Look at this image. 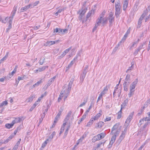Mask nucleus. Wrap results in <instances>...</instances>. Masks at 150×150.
<instances>
[{"instance_id":"nucleus-1","label":"nucleus","mask_w":150,"mask_h":150,"mask_svg":"<svg viewBox=\"0 0 150 150\" xmlns=\"http://www.w3.org/2000/svg\"><path fill=\"white\" fill-rule=\"evenodd\" d=\"M115 15L116 16V17L117 18L121 13V6L119 0H117L116 1V2L115 3Z\"/></svg>"},{"instance_id":"nucleus-2","label":"nucleus","mask_w":150,"mask_h":150,"mask_svg":"<svg viewBox=\"0 0 150 150\" xmlns=\"http://www.w3.org/2000/svg\"><path fill=\"white\" fill-rule=\"evenodd\" d=\"M33 4H30L28 5H27L21 8L20 9H19L18 11V13H21L27 11L28 9L30 8H33Z\"/></svg>"},{"instance_id":"nucleus-3","label":"nucleus","mask_w":150,"mask_h":150,"mask_svg":"<svg viewBox=\"0 0 150 150\" xmlns=\"http://www.w3.org/2000/svg\"><path fill=\"white\" fill-rule=\"evenodd\" d=\"M134 112H132L131 113L125 122V126H126L127 127L130 123L132 118V117L134 115Z\"/></svg>"},{"instance_id":"nucleus-4","label":"nucleus","mask_w":150,"mask_h":150,"mask_svg":"<svg viewBox=\"0 0 150 150\" xmlns=\"http://www.w3.org/2000/svg\"><path fill=\"white\" fill-rule=\"evenodd\" d=\"M126 131V129L124 130V131L122 132L121 135L120 137L118 139L117 141V143L118 145L121 142L122 140L124 139L125 136V132Z\"/></svg>"},{"instance_id":"nucleus-5","label":"nucleus","mask_w":150,"mask_h":150,"mask_svg":"<svg viewBox=\"0 0 150 150\" xmlns=\"http://www.w3.org/2000/svg\"><path fill=\"white\" fill-rule=\"evenodd\" d=\"M113 16V13L112 12H110L109 13V16L108 17L110 25H112V21H114V18Z\"/></svg>"},{"instance_id":"nucleus-6","label":"nucleus","mask_w":150,"mask_h":150,"mask_svg":"<svg viewBox=\"0 0 150 150\" xmlns=\"http://www.w3.org/2000/svg\"><path fill=\"white\" fill-rule=\"evenodd\" d=\"M24 119V117H19L15 118V120H13L12 122L14 125L15 123L20 122L21 121H23Z\"/></svg>"},{"instance_id":"nucleus-7","label":"nucleus","mask_w":150,"mask_h":150,"mask_svg":"<svg viewBox=\"0 0 150 150\" xmlns=\"http://www.w3.org/2000/svg\"><path fill=\"white\" fill-rule=\"evenodd\" d=\"M138 79H137L134 82L132 83L130 85V90H133V89L135 88V87L137 85V84L138 82Z\"/></svg>"},{"instance_id":"nucleus-8","label":"nucleus","mask_w":150,"mask_h":150,"mask_svg":"<svg viewBox=\"0 0 150 150\" xmlns=\"http://www.w3.org/2000/svg\"><path fill=\"white\" fill-rule=\"evenodd\" d=\"M147 131V130L146 129H144L141 127L138 133L139 134H141L142 135H144L145 136L146 134Z\"/></svg>"},{"instance_id":"nucleus-9","label":"nucleus","mask_w":150,"mask_h":150,"mask_svg":"<svg viewBox=\"0 0 150 150\" xmlns=\"http://www.w3.org/2000/svg\"><path fill=\"white\" fill-rule=\"evenodd\" d=\"M56 76H55L52 78L50 79L48 81L47 83L46 84L47 86L45 89H47V88L52 83V82L54 81V79L56 78Z\"/></svg>"},{"instance_id":"nucleus-10","label":"nucleus","mask_w":150,"mask_h":150,"mask_svg":"<svg viewBox=\"0 0 150 150\" xmlns=\"http://www.w3.org/2000/svg\"><path fill=\"white\" fill-rule=\"evenodd\" d=\"M128 0H124L123 4V9L124 11H125L127 7Z\"/></svg>"},{"instance_id":"nucleus-11","label":"nucleus","mask_w":150,"mask_h":150,"mask_svg":"<svg viewBox=\"0 0 150 150\" xmlns=\"http://www.w3.org/2000/svg\"><path fill=\"white\" fill-rule=\"evenodd\" d=\"M71 47H70L68 49H66L64 50L62 54L61 55L59 56L60 58H62L71 49Z\"/></svg>"},{"instance_id":"nucleus-12","label":"nucleus","mask_w":150,"mask_h":150,"mask_svg":"<svg viewBox=\"0 0 150 150\" xmlns=\"http://www.w3.org/2000/svg\"><path fill=\"white\" fill-rule=\"evenodd\" d=\"M131 66L129 67L126 71V73H128L131 71L133 69L134 67V62H132L131 63Z\"/></svg>"},{"instance_id":"nucleus-13","label":"nucleus","mask_w":150,"mask_h":150,"mask_svg":"<svg viewBox=\"0 0 150 150\" xmlns=\"http://www.w3.org/2000/svg\"><path fill=\"white\" fill-rule=\"evenodd\" d=\"M120 125L119 123H117L112 128L111 133H113V132L115 130H117V129H119L118 128L120 126Z\"/></svg>"},{"instance_id":"nucleus-14","label":"nucleus","mask_w":150,"mask_h":150,"mask_svg":"<svg viewBox=\"0 0 150 150\" xmlns=\"http://www.w3.org/2000/svg\"><path fill=\"white\" fill-rule=\"evenodd\" d=\"M128 100L127 99H126L122 103L121 105V109L122 110V109L124 108L125 106H126L127 104L128 103Z\"/></svg>"},{"instance_id":"nucleus-15","label":"nucleus","mask_w":150,"mask_h":150,"mask_svg":"<svg viewBox=\"0 0 150 150\" xmlns=\"http://www.w3.org/2000/svg\"><path fill=\"white\" fill-rule=\"evenodd\" d=\"M86 73L85 72H83L82 74H81L80 78V82L82 83L84 80V79L85 77Z\"/></svg>"},{"instance_id":"nucleus-16","label":"nucleus","mask_w":150,"mask_h":150,"mask_svg":"<svg viewBox=\"0 0 150 150\" xmlns=\"http://www.w3.org/2000/svg\"><path fill=\"white\" fill-rule=\"evenodd\" d=\"M78 57L77 55H76L75 57H74L73 60L68 65V68H70L72 66L74 63L75 60L77 59Z\"/></svg>"},{"instance_id":"nucleus-17","label":"nucleus","mask_w":150,"mask_h":150,"mask_svg":"<svg viewBox=\"0 0 150 150\" xmlns=\"http://www.w3.org/2000/svg\"><path fill=\"white\" fill-rule=\"evenodd\" d=\"M100 22L96 20L95 25L93 28V32H94L96 30L98 26H100Z\"/></svg>"},{"instance_id":"nucleus-18","label":"nucleus","mask_w":150,"mask_h":150,"mask_svg":"<svg viewBox=\"0 0 150 150\" xmlns=\"http://www.w3.org/2000/svg\"><path fill=\"white\" fill-rule=\"evenodd\" d=\"M105 12L104 11L101 14H100L99 18H98L97 21H99L100 22H101V21L102 20V18H103V17H104V15L105 14Z\"/></svg>"},{"instance_id":"nucleus-19","label":"nucleus","mask_w":150,"mask_h":150,"mask_svg":"<svg viewBox=\"0 0 150 150\" xmlns=\"http://www.w3.org/2000/svg\"><path fill=\"white\" fill-rule=\"evenodd\" d=\"M104 123L102 122H99L97 123L96 124V128H101L104 125Z\"/></svg>"},{"instance_id":"nucleus-20","label":"nucleus","mask_w":150,"mask_h":150,"mask_svg":"<svg viewBox=\"0 0 150 150\" xmlns=\"http://www.w3.org/2000/svg\"><path fill=\"white\" fill-rule=\"evenodd\" d=\"M42 79H41L40 80L38 81L37 83L34 84L33 86V87H35L36 86H38L40 84L42 83L43 82Z\"/></svg>"},{"instance_id":"nucleus-21","label":"nucleus","mask_w":150,"mask_h":150,"mask_svg":"<svg viewBox=\"0 0 150 150\" xmlns=\"http://www.w3.org/2000/svg\"><path fill=\"white\" fill-rule=\"evenodd\" d=\"M109 87L110 86L109 85H108V86H106L103 89V91L101 92V93H100V95H101L102 96H103V95L105 94L106 93L107 91L108 90V88H107V87Z\"/></svg>"},{"instance_id":"nucleus-22","label":"nucleus","mask_w":150,"mask_h":150,"mask_svg":"<svg viewBox=\"0 0 150 150\" xmlns=\"http://www.w3.org/2000/svg\"><path fill=\"white\" fill-rule=\"evenodd\" d=\"M139 4V0H137L135 3V4L134 6V10L135 11H137L138 10L137 7Z\"/></svg>"},{"instance_id":"nucleus-23","label":"nucleus","mask_w":150,"mask_h":150,"mask_svg":"<svg viewBox=\"0 0 150 150\" xmlns=\"http://www.w3.org/2000/svg\"><path fill=\"white\" fill-rule=\"evenodd\" d=\"M101 114L99 113L97 114L95 116L92 117L91 118L93 120H98Z\"/></svg>"},{"instance_id":"nucleus-24","label":"nucleus","mask_w":150,"mask_h":150,"mask_svg":"<svg viewBox=\"0 0 150 150\" xmlns=\"http://www.w3.org/2000/svg\"><path fill=\"white\" fill-rule=\"evenodd\" d=\"M14 124L12 122L11 123V124L9 123H7L5 125V127L7 129H9L10 128H12Z\"/></svg>"},{"instance_id":"nucleus-25","label":"nucleus","mask_w":150,"mask_h":150,"mask_svg":"<svg viewBox=\"0 0 150 150\" xmlns=\"http://www.w3.org/2000/svg\"><path fill=\"white\" fill-rule=\"evenodd\" d=\"M129 84L127 83H123V88L124 90L125 91H128V88Z\"/></svg>"},{"instance_id":"nucleus-26","label":"nucleus","mask_w":150,"mask_h":150,"mask_svg":"<svg viewBox=\"0 0 150 150\" xmlns=\"http://www.w3.org/2000/svg\"><path fill=\"white\" fill-rule=\"evenodd\" d=\"M62 29L57 28L54 29V33H61L62 32Z\"/></svg>"},{"instance_id":"nucleus-27","label":"nucleus","mask_w":150,"mask_h":150,"mask_svg":"<svg viewBox=\"0 0 150 150\" xmlns=\"http://www.w3.org/2000/svg\"><path fill=\"white\" fill-rule=\"evenodd\" d=\"M45 58L44 57H41L40 60L39 61V64L40 65H42L45 62Z\"/></svg>"},{"instance_id":"nucleus-28","label":"nucleus","mask_w":150,"mask_h":150,"mask_svg":"<svg viewBox=\"0 0 150 150\" xmlns=\"http://www.w3.org/2000/svg\"><path fill=\"white\" fill-rule=\"evenodd\" d=\"M120 127L119 128V129H117V130H116V131L115 132H113V133H112V134H114V135H115L116 136V135H118L119 134L120 131Z\"/></svg>"},{"instance_id":"nucleus-29","label":"nucleus","mask_w":150,"mask_h":150,"mask_svg":"<svg viewBox=\"0 0 150 150\" xmlns=\"http://www.w3.org/2000/svg\"><path fill=\"white\" fill-rule=\"evenodd\" d=\"M93 122V120L91 118L90 119V121L87 123L86 126L87 127H90V126L92 124Z\"/></svg>"},{"instance_id":"nucleus-30","label":"nucleus","mask_w":150,"mask_h":150,"mask_svg":"<svg viewBox=\"0 0 150 150\" xmlns=\"http://www.w3.org/2000/svg\"><path fill=\"white\" fill-rule=\"evenodd\" d=\"M150 120V119L149 118V117H144L143 119H141L139 120V123L141 122L142 121L144 122L145 121H149Z\"/></svg>"},{"instance_id":"nucleus-31","label":"nucleus","mask_w":150,"mask_h":150,"mask_svg":"<svg viewBox=\"0 0 150 150\" xmlns=\"http://www.w3.org/2000/svg\"><path fill=\"white\" fill-rule=\"evenodd\" d=\"M71 113L72 112L71 111H70L69 112L66 117L65 118V120H69L70 117L71 115Z\"/></svg>"},{"instance_id":"nucleus-32","label":"nucleus","mask_w":150,"mask_h":150,"mask_svg":"<svg viewBox=\"0 0 150 150\" xmlns=\"http://www.w3.org/2000/svg\"><path fill=\"white\" fill-rule=\"evenodd\" d=\"M55 41H47L46 42V45L47 46L48 45H53L55 44Z\"/></svg>"},{"instance_id":"nucleus-33","label":"nucleus","mask_w":150,"mask_h":150,"mask_svg":"<svg viewBox=\"0 0 150 150\" xmlns=\"http://www.w3.org/2000/svg\"><path fill=\"white\" fill-rule=\"evenodd\" d=\"M106 141H104L103 142H100L97 144V146L96 148H98L100 147V146L103 144V146H104V144L105 142Z\"/></svg>"},{"instance_id":"nucleus-34","label":"nucleus","mask_w":150,"mask_h":150,"mask_svg":"<svg viewBox=\"0 0 150 150\" xmlns=\"http://www.w3.org/2000/svg\"><path fill=\"white\" fill-rule=\"evenodd\" d=\"M107 20L106 18H102V20L100 22V23L102 22V24L103 25H104L107 23Z\"/></svg>"},{"instance_id":"nucleus-35","label":"nucleus","mask_w":150,"mask_h":150,"mask_svg":"<svg viewBox=\"0 0 150 150\" xmlns=\"http://www.w3.org/2000/svg\"><path fill=\"white\" fill-rule=\"evenodd\" d=\"M48 66H43L42 67H39L38 68L39 71L41 72L44 70L46 68H48Z\"/></svg>"},{"instance_id":"nucleus-36","label":"nucleus","mask_w":150,"mask_h":150,"mask_svg":"<svg viewBox=\"0 0 150 150\" xmlns=\"http://www.w3.org/2000/svg\"><path fill=\"white\" fill-rule=\"evenodd\" d=\"M122 110L120 109L118 113V115L117 117V119H120L121 117V114L122 113Z\"/></svg>"},{"instance_id":"nucleus-37","label":"nucleus","mask_w":150,"mask_h":150,"mask_svg":"<svg viewBox=\"0 0 150 150\" xmlns=\"http://www.w3.org/2000/svg\"><path fill=\"white\" fill-rule=\"evenodd\" d=\"M8 104V103L6 101V100L4 101H3L2 103H1L0 104V106L1 107H2L4 105H7Z\"/></svg>"},{"instance_id":"nucleus-38","label":"nucleus","mask_w":150,"mask_h":150,"mask_svg":"<svg viewBox=\"0 0 150 150\" xmlns=\"http://www.w3.org/2000/svg\"><path fill=\"white\" fill-rule=\"evenodd\" d=\"M8 52H7L6 55L2 59H1L0 60L2 61H3L5 60H6L7 57H8Z\"/></svg>"},{"instance_id":"nucleus-39","label":"nucleus","mask_w":150,"mask_h":150,"mask_svg":"<svg viewBox=\"0 0 150 150\" xmlns=\"http://www.w3.org/2000/svg\"><path fill=\"white\" fill-rule=\"evenodd\" d=\"M21 129V128L20 127H17V128L15 129L14 132V134H13L15 136L16 134V133L18 132L19 131H20Z\"/></svg>"},{"instance_id":"nucleus-40","label":"nucleus","mask_w":150,"mask_h":150,"mask_svg":"<svg viewBox=\"0 0 150 150\" xmlns=\"http://www.w3.org/2000/svg\"><path fill=\"white\" fill-rule=\"evenodd\" d=\"M139 40V39H138L136 42H133L132 45L130 46L129 49L130 50H131L134 47L135 45L136 44V43H137L138 42Z\"/></svg>"},{"instance_id":"nucleus-41","label":"nucleus","mask_w":150,"mask_h":150,"mask_svg":"<svg viewBox=\"0 0 150 150\" xmlns=\"http://www.w3.org/2000/svg\"><path fill=\"white\" fill-rule=\"evenodd\" d=\"M92 13V11H89V12L87 13V14L86 15V21L87 19L89 18V17L91 16Z\"/></svg>"},{"instance_id":"nucleus-42","label":"nucleus","mask_w":150,"mask_h":150,"mask_svg":"<svg viewBox=\"0 0 150 150\" xmlns=\"http://www.w3.org/2000/svg\"><path fill=\"white\" fill-rule=\"evenodd\" d=\"M55 134L56 132L54 131L53 132L51 135L49 136V138L50 139H52L53 138L54 136L55 135Z\"/></svg>"},{"instance_id":"nucleus-43","label":"nucleus","mask_w":150,"mask_h":150,"mask_svg":"<svg viewBox=\"0 0 150 150\" xmlns=\"http://www.w3.org/2000/svg\"><path fill=\"white\" fill-rule=\"evenodd\" d=\"M88 66L87 65H86L83 69V72L87 73L88 71Z\"/></svg>"},{"instance_id":"nucleus-44","label":"nucleus","mask_w":150,"mask_h":150,"mask_svg":"<svg viewBox=\"0 0 150 150\" xmlns=\"http://www.w3.org/2000/svg\"><path fill=\"white\" fill-rule=\"evenodd\" d=\"M88 66L87 65H86L83 69V72L87 73L88 71Z\"/></svg>"},{"instance_id":"nucleus-45","label":"nucleus","mask_w":150,"mask_h":150,"mask_svg":"<svg viewBox=\"0 0 150 150\" xmlns=\"http://www.w3.org/2000/svg\"><path fill=\"white\" fill-rule=\"evenodd\" d=\"M88 66L87 65H86L83 69V72L87 73L88 71Z\"/></svg>"},{"instance_id":"nucleus-46","label":"nucleus","mask_w":150,"mask_h":150,"mask_svg":"<svg viewBox=\"0 0 150 150\" xmlns=\"http://www.w3.org/2000/svg\"><path fill=\"white\" fill-rule=\"evenodd\" d=\"M87 115V114H86L85 113H84L80 120V122H81L83 121L86 118V115Z\"/></svg>"},{"instance_id":"nucleus-47","label":"nucleus","mask_w":150,"mask_h":150,"mask_svg":"<svg viewBox=\"0 0 150 150\" xmlns=\"http://www.w3.org/2000/svg\"><path fill=\"white\" fill-rule=\"evenodd\" d=\"M74 81V78H71V80L69 83V84H68L69 86H70L71 87L72 85L73 84V81Z\"/></svg>"},{"instance_id":"nucleus-48","label":"nucleus","mask_w":150,"mask_h":150,"mask_svg":"<svg viewBox=\"0 0 150 150\" xmlns=\"http://www.w3.org/2000/svg\"><path fill=\"white\" fill-rule=\"evenodd\" d=\"M100 134V138H101V139L104 138L106 135L105 133L103 132L101 133Z\"/></svg>"},{"instance_id":"nucleus-49","label":"nucleus","mask_w":150,"mask_h":150,"mask_svg":"<svg viewBox=\"0 0 150 150\" xmlns=\"http://www.w3.org/2000/svg\"><path fill=\"white\" fill-rule=\"evenodd\" d=\"M98 140L97 137L96 136H94L92 139V142H95L96 141Z\"/></svg>"},{"instance_id":"nucleus-50","label":"nucleus","mask_w":150,"mask_h":150,"mask_svg":"<svg viewBox=\"0 0 150 150\" xmlns=\"http://www.w3.org/2000/svg\"><path fill=\"white\" fill-rule=\"evenodd\" d=\"M71 87L68 86V87L67 89L66 92H68V93H69L71 90Z\"/></svg>"},{"instance_id":"nucleus-51","label":"nucleus","mask_w":150,"mask_h":150,"mask_svg":"<svg viewBox=\"0 0 150 150\" xmlns=\"http://www.w3.org/2000/svg\"><path fill=\"white\" fill-rule=\"evenodd\" d=\"M134 91V90H130L129 93L128 94V95L129 98H130L132 96V93Z\"/></svg>"},{"instance_id":"nucleus-52","label":"nucleus","mask_w":150,"mask_h":150,"mask_svg":"<svg viewBox=\"0 0 150 150\" xmlns=\"http://www.w3.org/2000/svg\"><path fill=\"white\" fill-rule=\"evenodd\" d=\"M116 138V136L115 135L111 137L110 141H112L113 142H114Z\"/></svg>"},{"instance_id":"nucleus-53","label":"nucleus","mask_w":150,"mask_h":150,"mask_svg":"<svg viewBox=\"0 0 150 150\" xmlns=\"http://www.w3.org/2000/svg\"><path fill=\"white\" fill-rule=\"evenodd\" d=\"M87 102V100H84V102L81 104L80 105H79V107H81L83 105H84Z\"/></svg>"},{"instance_id":"nucleus-54","label":"nucleus","mask_w":150,"mask_h":150,"mask_svg":"<svg viewBox=\"0 0 150 150\" xmlns=\"http://www.w3.org/2000/svg\"><path fill=\"white\" fill-rule=\"evenodd\" d=\"M33 98V96H31L30 97L28 98L27 99V100L28 102H30L31 101H32Z\"/></svg>"},{"instance_id":"nucleus-55","label":"nucleus","mask_w":150,"mask_h":150,"mask_svg":"<svg viewBox=\"0 0 150 150\" xmlns=\"http://www.w3.org/2000/svg\"><path fill=\"white\" fill-rule=\"evenodd\" d=\"M147 13V10H146V11H144L143 13L142 14V17H144V18L145 17V16L146 15Z\"/></svg>"},{"instance_id":"nucleus-56","label":"nucleus","mask_w":150,"mask_h":150,"mask_svg":"<svg viewBox=\"0 0 150 150\" xmlns=\"http://www.w3.org/2000/svg\"><path fill=\"white\" fill-rule=\"evenodd\" d=\"M8 20V17H6L4 20H3V21H2V23H6Z\"/></svg>"},{"instance_id":"nucleus-57","label":"nucleus","mask_w":150,"mask_h":150,"mask_svg":"<svg viewBox=\"0 0 150 150\" xmlns=\"http://www.w3.org/2000/svg\"><path fill=\"white\" fill-rule=\"evenodd\" d=\"M17 8H18V7H17V6H15L13 7V10L12 12L15 13H16Z\"/></svg>"},{"instance_id":"nucleus-58","label":"nucleus","mask_w":150,"mask_h":150,"mask_svg":"<svg viewBox=\"0 0 150 150\" xmlns=\"http://www.w3.org/2000/svg\"><path fill=\"white\" fill-rule=\"evenodd\" d=\"M15 73H14V71H12L11 73H10L9 74V78L10 79L11 78V77Z\"/></svg>"},{"instance_id":"nucleus-59","label":"nucleus","mask_w":150,"mask_h":150,"mask_svg":"<svg viewBox=\"0 0 150 150\" xmlns=\"http://www.w3.org/2000/svg\"><path fill=\"white\" fill-rule=\"evenodd\" d=\"M39 3V1H36L33 4V8L37 5Z\"/></svg>"},{"instance_id":"nucleus-60","label":"nucleus","mask_w":150,"mask_h":150,"mask_svg":"<svg viewBox=\"0 0 150 150\" xmlns=\"http://www.w3.org/2000/svg\"><path fill=\"white\" fill-rule=\"evenodd\" d=\"M140 50L139 49H138V48L136 50H135V52L134 53V54L135 56L138 53L139 51Z\"/></svg>"},{"instance_id":"nucleus-61","label":"nucleus","mask_w":150,"mask_h":150,"mask_svg":"<svg viewBox=\"0 0 150 150\" xmlns=\"http://www.w3.org/2000/svg\"><path fill=\"white\" fill-rule=\"evenodd\" d=\"M92 107H91V106H90L88 110L86 111L85 113L87 115L88 113L89 112L90 110L91 109Z\"/></svg>"},{"instance_id":"nucleus-62","label":"nucleus","mask_w":150,"mask_h":150,"mask_svg":"<svg viewBox=\"0 0 150 150\" xmlns=\"http://www.w3.org/2000/svg\"><path fill=\"white\" fill-rule=\"evenodd\" d=\"M148 122H146L144 125L142 127L144 129H146V127L147 125H148Z\"/></svg>"},{"instance_id":"nucleus-63","label":"nucleus","mask_w":150,"mask_h":150,"mask_svg":"<svg viewBox=\"0 0 150 150\" xmlns=\"http://www.w3.org/2000/svg\"><path fill=\"white\" fill-rule=\"evenodd\" d=\"M86 12V10L84 9L81 12L80 14H81V15H83L85 14Z\"/></svg>"},{"instance_id":"nucleus-64","label":"nucleus","mask_w":150,"mask_h":150,"mask_svg":"<svg viewBox=\"0 0 150 150\" xmlns=\"http://www.w3.org/2000/svg\"><path fill=\"white\" fill-rule=\"evenodd\" d=\"M64 110V108L63 107H62L60 108L59 109V112L62 113Z\"/></svg>"}]
</instances>
